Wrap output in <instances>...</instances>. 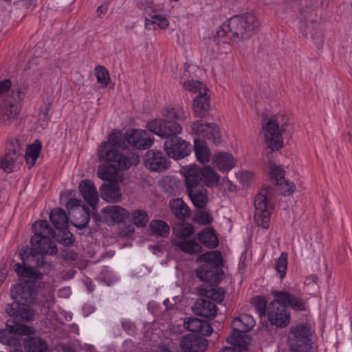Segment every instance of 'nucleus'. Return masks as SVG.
Masks as SVG:
<instances>
[{
	"label": "nucleus",
	"instance_id": "1",
	"mask_svg": "<svg viewBox=\"0 0 352 352\" xmlns=\"http://www.w3.org/2000/svg\"><path fill=\"white\" fill-rule=\"evenodd\" d=\"M122 139L121 132L114 129L109 135L108 140L100 144L98 150V160L107 162V165L100 166L98 168L97 175L100 179L105 181L114 180L119 172L138 164L139 156L137 153L125 156L120 152V148H126Z\"/></svg>",
	"mask_w": 352,
	"mask_h": 352
},
{
	"label": "nucleus",
	"instance_id": "2",
	"mask_svg": "<svg viewBox=\"0 0 352 352\" xmlns=\"http://www.w3.org/2000/svg\"><path fill=\"white\" fill-rule=\"evenodd\" d=\"M16 284L11 289V297L14 302L6 307L7 313L15 320L23 322L33 320L35 316L34 310L31 304L36 302L37 292L30 284L32 281Z\"/></svg>",
	"mask_w": 352,
	"mask_h": 352
},
{
	"label": "nucleus",
	"instance_id": "3",
	"mask_svg": "<svg viewBox=\"0 0 352 352\" xmlns=\"http://www.w3.org/2000/svg\"><path fill=\"white\" fill-rule=\"evenodd\" d=\"M259 27L260 23L252 13L235 15L221 25L216 36L220 39L241 41L255 34Z\"/></svg>",
	"mask_w": 352,
	"mask_h": 352
},
{
	"label": "nucleus",
	"instance_id": "4",
	"mask_svg": "<svg viewBox=\"0 0 352 352\" xmlns=\"http://www.w3.org/2000/svg\"><path fill=\"white\" fill-rule=\"evenodd\" d=\"M182 131V126L172 121H162L155 131V135L165 139L164 149L166 154L175 160L183 159L191 152L190 144L178 136Z\"/></svg>",
	"mask_w": 352,
	"mask_h": 352
},
{
	"label": "nucleus",
	"instance_id": "5",
	"mask_svg": "<svg viewBox=\"0 0 352 352\" xmlns=\"http://www.w3.org/2000/svg\"><path fill=\"white\" fill-rule=\"evenodd\" d=\"M191 129L197 137L194 140L196 157L201 164H206L211 157L207 142L214 145L219 144L221 138L220 129L216 124H209L203 120L193 122Z\"/></svg>",
	"mask_w": 352,
	"mask_h": 352
},
{
	"label": "nucleus",
	"instance_id": "6",
	"mask_svg": "<svg viewBox=\"0 0 352 352\" xmlns=\"http://www.w3.org/2000/svg\"><path fill=\"white\" fill-rule=\"evenodd\" d=\"M288 125L289 118L283 113L263 119L262 132L265 142L271 151H278L283 146V133L286 131Z\"/></svg>",
	"mask_w": 352,
	"mask_h": 352
},
{
	"label": "nucleus",
	"instance_id": "7",
	"mask_svg": "<svg viewBox=\"0 0 352 352\" xmlns=\"http://www.w3.org/2000/svg\"><path fill=\"white\" fill-rule=\"evenodd\" d=\"M20 256L22 265L16 263L14 265V270L18 276L25 279L26 281H36L41 279L43 274L35 268L42 267L48 264L44 261L42 254L38 253L34 248H25L21 250Z\"/></svg>",
	"mask_w": 352,
	"mask_h": 352
},
{
	"label": "nucleus",
	"instance_id": "8",
	"mask_svg": "<svg viewBox=\"0 0 352 352\" xmlns=\"http://www.w3.org/2000/svg\"><path fill=\"white\" fill-rule=\"evenodd\" d=\"M28 87L26 82L18 84L11 91L12 100L6 99L0 103V125L10 126L17 121Z\"/></svg>",
	"mask_w": 352,
	"mask_h": 352
},
{
	"label": "nucleus",
	"instance_id": "9",
	"mask_svg": "<svg viewBox=\"0 0 352 352\" xmlns=\"http://www.w3.org/2000/svg\"><path fill=\"white\" fill-rule=\"evenodd\" d=\"M198 260L205 263L197 270V276L209 285L218 284L223 278L221 269L223 259L219 251H212L200 255Z\"/></svg>",
	"mask_w": 352,
	"mask_h": 352
},
{
	"label": "nucleus",
	"instance_id": "10",
	"mask_svg": "<svg viewBox=\"0 0 352 352\" xmlns=\"http://www.w3.org/2000/svg\"><path fill=\"white\" fill-rule=\"evenodd\" d=\"M34 234L31 238V245L38 253L42 254H56L57 248L52 238L55 232L47 221H36L32 226Z\"/></svg>",
	"mask_w": 352,
	"mask_h": 352
},
{
	"label": "nucleus",
	"instance_id": "11",
	"mask_svg": "<svg viewBox=\"0 0 352 352\" xmlns=\"http://www.w3.org/2000/svg\"><path fill=\"white\" fill-rule=\"evenodd\" d=\"M275 194L270 186H263L254 199V221L257 226L267 229L270 226L272 207L270 200Z\"/></svg>",
	"mask_w": 352,
	"mask_h": 352
},
{
	"label": "nucleus",
	"instance_id": "12",
	"mask_svg": "<svg viewBox=\"0 0 352 352\" xmlns=\"http://www.w3.org/2000/svg\"><path fill=\"white\" fill-rule=\"evenodd\" d=\"M186 185L188 195L197 209H202L208 203L207 190L200 184L198 172L191 169L186 173Z\"/></svg>",
	"mask_w": 352,
	"mask_h": 352
},
{
	"label": "nucleus",
	"instance_id": "13",
	"mask_svg": "<svg viewBox=\"0 0 352 352\" xmlns=\"http://www.w3.org/2000/svg\"><path fill=\"white\" fill-rule=\"evenodd\" d=\"M288 344L294 352H307L311 347L309 328L305 324L292 327L288 334Z\"/></svg>",
	"mask_w": 352,
	"mask_h": 352
},
{
	"label": "nucleus",
	"instance_id": "14",
	"mask_svg": "<svg viewBox=\"0 0 352 352\" xmlns=\"http://www.w3.org/2000/svg\"><path fill=\"white\" fill-rule=\"evenodd\" d=\"M23 160V149L16 141L7 146L5 155L0 159V167L4 172L10 173L18 168Z\"/></svg>",
	"mask_w": 352,
	"mask_h": 352
},
{
	"label": "nucleus",
	"instance_id": "15",
	"mask_svg": "<svg viewBox=\"0 0 352 352\" xmlns=\"http://www.w3.org/2000/svg\"><path fill=\"white\" fill-rule=\"evenodd\" d=\"M34 333V329L26 324L17 323L14 320H8L6 322V329H0V342L12 345L16 339L14 333L21 335H31Z\"/></svg>",
	"mask_w": 352,
	"mask_h": 352
},
{
	"label": "nucleus",
	"instance_id": "16",
	"mask_svg": "<svg viewBox=\"0 0 352 352\" xmlns=\"http://www.w3.org/2000/svg\"><path fill=\"white\" fill-rule=\"evenodd\" d=\"M267 317L272 325L280 328L286 327L290 321V314L287 308L282 305L276 298H274L267 307Z\"/></svg>",
	"mask_w": 352,
	"mask_h": 352
},
{
	"label": "nucleus",
	"instance_id": "17",
	"mask_svg": "<svg viewBox=\"0 0 352 352\" xmlns=\"http://www.w3.org/2000/svg\"><path fill=\"white\" fill-rule=\"evenodd\" d=\"M122 138L124 142L126 140L129 144L138 149H146L153 141L146 131L140 129L128 130Z\"/></svg>",
	"mask_w": 352,
	"mask_h": 352
},
{
	"label": "nucleus",
	"instance_id": "18",
	"mask_svg": "<svg viewBox=\"0 0 352 352\" xmlns=\"http://www.w3.org/2000/svg\"><path fill=\"white\" fill-rule=\"evenodd\" d=\"M272 294L285 308L290 307L296 311H302L306 309L305 302L301 298L288 292L272 290Z\"/></svg>",
	"mask_w": 352,
	"mask_h": 352
},
{
	"label": "nucleus",
	"instance_id": "19",
	"mask_svg": "<svg viewBox=\"0 0 352 352\" xmlns=\"http://www.w3.org/2000/svg\"><path fill=\"white\" fill-rule=\"evenodd\" d=\"M207 346V340L195 334H188L180 340V348L182 352H202L206 349Z\"/></svg>",
	"mask_w": 352,
	"mask_h": 352
},
{
	"label": "nucleus",
	"instance_id": "20",
	"mask_svg": "<svg viewBox=\"0 0 352 352\" xmlns=\"http://www.w3.org/2000/svg\"><path fill=\"white\" fill-rule=\"evenodd\" d=\"M285 172L280 166L272 165L270 176L272 179L279 186L280 193L284 196L292 195L296 190L294 183L286 180L284 177Z\"/></svg>",
	"mask_w": 352,
	"mask_h": 352
},
{
	"label": "nucleus",
	"instance_id": "21",
	"mask_svg": "<svg viewBox=\"0 0 352 352\" xmlns=\"http://www.w3.org/2000/svg\"><path fill=\"white\" fill-rule=\"evenodd\" d=\"M81 203L82 201L80 199H71L67 204V209L69 214H71L72 212H74L75 215H78L81 219L80 222H78V218H76V221L73 223L74 226L79 229L86 227L89 220L88 211L85 208H80Z\"/></svg>",
	"mask_w": 352,
	"mask_h": 352
},
{
	"label": "nucleus",
	"instance_id": "22",
	"mask_svg": "<svg viewBox=\"0 0 352 352\" xmlns=\"http://www.w3.org/2000/svg\"><path fill=\"white\" fill-rule=\"evenodd\" d=\"M162 114L166 119L159 120L157 121L155 119V131L162 121H172L176 122L185 120L188 117V112L186 111L183 107L167 105L163 107Z\"/></svg>",
	"mask_w": 352,
	"mask_h": 352
},
{
	"label": "nucleus",
	"instance_id": "23",
	"mask_svg": "<svg viewBox=\"0 0 352 352\" xmlns=\"http://www.w3.org/2000/svg\"><path fill=\"white\" fill-rule=\"evenodd\" d=\"M191 169H195L198 172L200 182L204 180V182L208 186H214L218 184L219 176L210 166H205L202 169L198 168L195 164L184 167L183 170L185 176H186V173L190 172Z\"/></svg>",
	"mask_w": 352,
	"mask_h": 352
},
{
	"label": "nucleus",
	"instance_id": "24",
	"mask_svg": "<svg viewBox=\"0 0 352 352\" xmlns=\"http://www.w3.org/2000/svg\"><path fill=\"white\" fill-rule=\"evenodd\" d=\"M103 219L109 224L120 223L129 217L128 212L118 206H109L102 210Z\"/></svg>",
	"mask_w": 352,
	"mask_h": 352
},
{
	"label": "nucleus",
	"instance_id": "25",
	"mask_svg": "<svg viewBox=\"0 0 352 352\" xmlns=\"http://www.w3.org/2000/svg\"><path fill=\"white\" fill-rule=\"evenodd\" d=\"M208 91V89H204L202 93L197 94L193 99L192 111L196 117H205L210 109V96Z\"/></svg>",
	"mask_w": 352,
	"mask_h": 352
},
{
	"label": "nucleus",
	"instance_id": "26",
	"mask_svg": "<svg viewBox=\"0 0 352 352\" xmlns=\"http://www.w3.org/2000/svg\"><path fill=\"white\" fill-rule=\"evenodd\" d=\"M192 309L196 315L204 318H213L217 311V306L213 302L203 298L197 299Z\"/></svg>",
	"mask_w": 352,
	"mask_h": 352
},
{
	"label": "nucleus",
	"instance_id": "27",
	"mask_svg": "<svg viewBox=\"0 0 352 352\" xmlns=\"http://www.w3.org/2000/svg\"><path fill=\"white\" fill-rule=\"evenodd\" d=\"M184 326L188 330L197 332L202 336H210L212 331L211 326L204 320L197 318H187L185 319Z\"/></svg>",
	"mask_w": 352,
	"mask_h": 352
},
{
	"label": "nucleus",
	"instance_id": "28",
	"mask_svg": "<svg viewBox=\"0 0 352 352\" xmlns=\"http://www.w3.org/2000/svg\"><path fill=\"white\" fill-rule=\"evenodd\" d=\"M79 190L84 199L91 206L97 204L98 197L94 183L89 180H82L79 184Z\"/></svg>",
	"mask_w": 352,
	"mask_h": 352
},
{
	"label": "nucleus",
	"instance_id": "29",
	"mask_svg": "<svg viewBox=\"0 0 352 352\" xmlns=\"http://www.w3.org/2000/svg\"><path fill=\"white\" fill-rule=\"evenodd\" d=\"M101 197L109 203H116L121 201L122 194L117 184H103L100 188Z\"/></svg>",
	"mask_w": 352,
	"mask_h": 352
},
{
	"label": "nucleus",
	"instance_id": "30",
	"mask_svg": "<svg viewBox=\"0 0 352 352\" xmlns=\"http://www.w3.org/2000/svg\"><path fill=\"white\" fill-rule=\"evenodd\" d=\"M212 161L221 172L230 170L236 164V160L232 155L226 152H219L214 154Z\"/></svg>",
	"mask_w": 352,
	"mask_h": 352
},
{
	"label": "nucleus",
	"instance_id": "31",
	"mask_svg": "<svg viewBox=\"0 0 352 352\" xmlns=\"http://www.w3.org/2000/svg\"><path fill=\"white\" fill-rule=\"evenodd\" d=\"M168 205L171 212L177 219L184 221L190 216V208L182 199H173L169 201Z\"/></svg>",
	"mask_w": 352,
	"mask_h": 352
},
{
	"label": "nucleus",
	"instance_id": "32",
	"mask_svg": "<svg viewBox=\"0 0 352 352\" xmlns=\"http://www.w3.org/2000/svg\"><path fill=\"white\" fill-rule=\"evenodd\" d=\"M50 219L57 230L64 232L69 226L68 217L62 208H55L51 210Z\"/></svg>",
	"mask_w": 352,
	"mask_h": 352
},
{
	"label": "nucleus",
	"instance_id": "33",
	"mask_svg": "<svg viewBox=\"0 0 352 352\" xmlns=\"http://www.w3.org/2000/svg\"><path fill=\"white\" fill-rule=\"evenodd\" d=\"M217 284H213L201 286L199 289L200 294L217 302H222L225 296L224 291L222 288L217 287Z\"/></svg>",
	"mask_w": 352,
	"mask_h": 352
},
{
	"label": "nucleus",
	"instance_id": "34",
	"mask_svg": "<svg viewBox=\"0 0 352 352\" xmlns=\"http://www.w3.org/2000/svg\"><path fill=\"white\" fill-rule=\"evenodd\" d=\"M244 333L234 330L232 334L227 338V341L232 345L230 347H235L241 351L247 348L250 342V338Z\"/></svg>",
	"mask_w": 352,
	"mask_h": 352
},
{
	"label": "nucleus",
	"instance_id": "35",
	"mask_svg": "<svg viewBox=\"0 0 352 352\" xmlns=\"http://www.w3.org/2000/svg\"><path fill=\"white\" fill-rule=\"evenodd\" d=\"M173 243L179 250L188 254H197L201 251V247L195 240L176 239Z\"/></svg>",
	"mask_w": 352,
	"mask_h": 352
},
{
	"label": "nucleus",
	"instance_id": "36",
	"mask_svg": "<svg viewBox=\"0 0 352 352\" xmlns=\"http://www.w3.org/2000/svg\"><path fill=\"white\" fill-rule=\"evenodd\" d=\"M255 325V320L248 314H241L232 321V327L235 331L248 332Z\"/></svg>",
	"mask_w": 352,
	"mask_h": 352
},
{
	"label": "nucleus",
	"instance_id": "37",
	"mask_svg": "<svg viewBox=\"0 0 352 352\" xmlns=\"http://www.w3.org/2000/svg\"><path fill=\"white\" fill-rule=\"evenodd\" d=\"M41 150V144L39 140H36L31 145H29L25 151L24 160L29 168H31L35 164Z\"/></svg>",
	"mask_w": 352,
	"mask_h": 352
},
{
	"label": "nucleus",
	"instance_id": "38",
	"mask_svg": "<svg viewBox=\"0 0 352 352\" xmlns=\"http://www.w3.org/2000/svg\"><path fill=\"white\" fill-rule=\"evenodd\" d=\"M24 346L28 352H45L46 342L38 337H29L24 341Z\"/></svg>",
	"mask_w": 352,
	"mask_h": 352
},
{
	"label": "nucleus",
	"instance_id": "39",
	"mask_svg": "<svg viewBox=\"0 0 352 352\" xmlns=\"http://www.w3.org/2000/svg\"><path fill=\"white\" fill-rule=\"evenodd\" d=\"M198 239L201 244L210 248H216L218 245L217 237L212 229L206 228L200 232Z\"/></svg>",
	"mask_w": 352,
	"mask_h": 352
},
{
	"label": "nucleus",
	"instance_id": "40",
	"mask_svg": "<svg viewBox=\"0 0 352 352\" xmlns=\"http://www.w3.org/2000/svg\"><path fill=\"white\" fill-rule=\"evenodd\" d=\"M194 232V228L190 223H182L173 227V233L178 239H187Z\"/></svg>",
	"mask_w": 352,
	"mask_h": 352
},
{
	"label": "nucleus",
	"instance_id": "41",
	"mask_svg": "<svg viewBox=\"0 0 352 352\" xmlns=\"http://www.w3.org/2000/svg\"><path fill=\"white\" fill-rule=\"evenodd\" d=\"M131 218L137 227H144L148 221L147 213L143 210H135L131 212Z\"/></svg>",
	"mask_w": 352,
	"mask_h": 352
},
{
	"label": "nucleus",
	"instance_id": "42",
	"mask_svg": "<svg viewBox=\"0 0 352 352\" xmlns=\"http://www.w3.org/2000/svg\"><path fill=\"white\" fill-rule=\"evenodd\" d=\"M287 267V254L282 252L275 263V268L280 279H283L286 274Z\"/></svg>",
	"mask_w": 352,
	"mask_h": 352
},
{
	"label": "nucleus",
	"instance_id": "43",
	"mask_svg": "<svg viewBox=\"0 0 352 352\" xmlns=\"http://www.w3.org/2000/svg\"><path fill=\"white\" fill-rule=\"evenodd\" d=\"M94 71L98 82L101 84L102 87H106L110 80L107 69L103 66L98 65L96 67Z\"/></svg>",
	"mask_w": 352,
	"mask_h": 352
},
{
	"label": "nucleus",
	"instance_id": "44",
	"mask_svg": "<svg viewBox=\"0 0 352 352\" xmlns=\"http://www.w3.org/2000/svg\"><path fill=\"white\" fill-rule=\"evenodd\" d=\"M252 303L260 318L267 314V301L264 298L256 296L252 299Z\"/></svg>",
	"mask_w": 352,
	"mask_h": 352
},
{
	"label": "nucleus",
	"instance_id": "45",
	"mask_svg": "<svg viewBox=\"0 0 352 352\" xmlns=\"http://www.w3.org/2000/svg\"><path fill=\"white\" fill-rule=\"evenodd\" d=\"M183 87L185 89L197 93H202L204 89H208L202 82L197 80H187L184 82Z\"/></svg>",
	"mask_w": 352,
	"mask_h": 352
},
{
	"label": "nucleus",
	"instance_id": "46",
	"mask_svg": "<svg viewBox=\"0 0 352 352\" xmlns=\"http://www.w3.org/2000/svg\"><path fill=\"white\" fill-rule=\"evenodd\" d=\"M169 166L170 162L162 155V153L155 152V172L166 170Z\"/></svg>",
	"mask_w": 352,
	"mask_h": 352
},
{
	"label": "nucleus",
	"instance_id": "47",
	"mask_svg": "<svg viewBox=\"0 0 352 352\" xmlns=\"http://www.w3.org/2000/svg\"><path fill=\"white\" fill-rule=\"evenodd\" d=\"M22 82H19L16 84L12 85L11 80L6 79L0 82V96L6 94L7 98L12 100L11 97V91L12 88Z\"/></svg>",
	"mask_w": 352,
	"mask_h": 352
},
{
	"label": "nucleus",
	"instance_id": "48",
	"mask_svg": "<svg viewBox=\"0 0 352 352\" xmlns=\"http://www.w3.org/2000/svg\"><path fill=\"white\" fill-rule=\"evenodd\" d=\"M58 68L54 67H48L43 69L40 74V78L45 81H52L56 80Z\"/></svg>",
	"mask_w": 352,
	"mask_h": 352
},
{
	"label": "nucleus",
	"instance_id": "49",
	"mask_svg": "<svg viewBox=\"0 0 352 352\" xmlns=\"http://www.w3.org/2000/svg\"><path fill=\"white\" fill-rule=\"evenodd\" d=\"M195 220L200 225H208L212 221V217L210 212L200 210L197 212Z\"/></svg>",
	"mask_w": 352,
	"mask_h": 352
},
{
	"label": "nucleus",
	"instance_id": "50",
	"mask_svg": "<svg viewBox=\"0 0 352 352\" xmlns=\"http://www.w3.org/2000/svg\"><path fill=\"white\" fill-rule=\"evenodd\" d=\"M170 232L169 226L162 220H155V235L166 237Z\"/></svg>",
	"mask_w": 352,
	"mask_h": 352
},
{
	"label": "nucleus",
	"instance_id": "51",
	"mask_svg": "<svg viewBox=\"0 0 352 352\" xmlns=\"http://www.w3.org/2000/svg\"><path fill=\"white\" fill-rule=\"evenodd\" d=\"M144 11L145 14L148 15V16H146L145 27L151 30V26L154 24V9L151 6H148L144 8Z\"/></svg>",
	"mask_w": 352,
	"mask_h": 352
},
{
	"label": "nucleus",
	"instance_id": "52",
	"mask_svg": "<svg viewBox=\"0 0 352 352\" xmlns=\"http://www.w3.org/2000/svg\"><path fill=\"white\" fill-rule=\"evenodd\" d=\"M144 166L146 168L154 170V151L150 150L146 152L144 156Z\"/></svg>",
	"mask_w": 352,
	"mask_h": 352
},
{
	"label": "nucleus",
	"instance_id": "53",
	"mask_svg": "<svg viewBox=\"0 0 352 352\" xmlns=\"http://www.w3.org/2000/svg\"><path fill=\"white\" fill-rule=\"evenodd\" d=\"M169 22L167 18L162 15L155 14V25H157L161 30L168 28Z\"/></svg>",
	"mask_w": 352,
	"mask_h": 352
},
{
	"label": "nucleus",
	"instance_id": "54",
	"mask_svg": "<svg viewBox=\"0 0 352 352\" xmlns=\"http://www.w3.org/2000/svg\"><path fill=\"white\" fill-rule=\"evenodd\" d=\"M50 109V104H46L42 107L39 111V120L46 122L49 119V111Z\"/></svg>",
	"mask_w": 352,
	"mask_h": 352
},
{
	"label": "nucleus",
	"instance_id": "55",
	"mask_svg": "<svg viewBox=\"0 0 352 352\" xmlns=\"http://www.w3.org/2000/svg\"><path fill=\"white\" fill-rule=\"evenodd\" d=\"M312 38L316 43L318 48H321L323 44V34L321 31L316 32L315 34H312Z\"/></svg>",
	"mask_w": 352,
	"mask_h": 352
},
{
	"label": "nucleus",
	"instance_id": "56",
	"mask_svg": "<svg viewBox=\"0 0 352 352\" xmlns=\"http://www.w3.org/2000/svg\"><path fill=\"white\" fill-rule=\"evenodd\" d=\"M253 177V174L249 171H244L241 173V181L250 179Z\"/></svg>",
	"mask_w": 352,
	"mask_h": 352
},
{
	"label": "nucleus",
	"instance_id": "57",
	"mask_svg": "<svg viewBox=\"0 0 352 352\" xmlns=\"http://www.w3.org/2000/svg\"><path fill=\"white\" fill-rule=\"evenodd\" d=\"M220 352H242L239 349H236L235 347H224L221 351Z\"/></svg>",
	"mask_w": 352,
	"mask_h": 352
},
{
	"label": "nucleus",
	"instance_id": "58",
	"mask_svg": "<svg viewBox=\"0 0 352 352\" xmlns=\"http://www.w3.org/2000/svg\"><path fill=\"white\" fill-rule=\"evenodd\" d=\"M107 12V8L104 6H100L97 9V13L98 15L105 13Z\"/></svg>",
	"mask_w": 352,
	"mask_h": 352
},
{
	"label": "nucleus",
	"instance_id": "59",
	"mask_svg": "<svg viewBox=\"0 0 352 352\" xmlns=\"http://www.w3.org/2000/svg\"><path fill=\"white\" fill-rule=\"evenodd\" d=\"M6 276V272L4 269L1 268L0 269V280L1 281L3 282Z\"/></svg>",
	"mask_w": 352,
	"mask_h": 352
},
{
	"label": "nucleus",
	"instance_id": "60",
	"mask_svg": "<svg viewBox=\"0 0 352 352\" xmlns=\"http://www.w3.org/2000/svg\"><path fill=\"white\" fill-rule=\"evenodd\" d=\"M310 278L311 279V280L314 282V283H317L318 280V277L317 276V275L316 274H312L310 276Z\"/></svg>",
	"mask_w": 352,
	"mask_h": 352
},
{
	"label": "nucleus",
	"instance_id": "61",
	"mask_svg": "<svg viewBox=\"0 0 352 352\" xmlns=\"http://www.w3.org/2000/svg\"><path fill=\"white\" fill-rule=\"evenodd\" d=\"M134 27H135V23H132V24L126 25L125 29L126 30H132Z\"/></svg>",
	"mask_w": 352,
	"mask_h": 352
},
{
	"label": "nucleus",
	"instance_id": "62",
	"mask_svg": "<svg viewBox=\"0 0 352 352\" xmlns=\"http://www.w3.org/2000/svg\"><path fill=\"white\" fill-rule=\"evenodd\" d=\"M65 243H66L67 245L71 244L72 243V239L71 238H67L66 239H65Z\"/></svg>",
	"mask_w": 352,
	"mask_h": 352
},
{
	"label": "nucleus",
	"instance_id": "63",
	"mask_svg": "<svg viewBox=\"0 0 352 352\" xmlns=\"http://www.w3.org/2000/svg\"><path fill=\"white\" fill-rule=\"evenodd\" d=\"M150 228H151V230L153 232L154 231V221H151Z\"/></svg>",
	"mask_w": 352,
	"mask_h": 352
},
{
	"label": "nucleus",
	"instance_id": "64",
	"mask_svg": "<svg viewBox=\"0 0 352 352\" xmlns=\"http://www.w3.org/2000/svg\"><path fill=\"white\" fill-rule=\"evenodd\" d=\"M160 352H171L170 351H169L168 349H163V350H161Z\"/></svg>",
	"mask_w": 352,
	"mask_h": 352
}]
</instances>
